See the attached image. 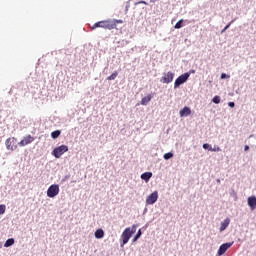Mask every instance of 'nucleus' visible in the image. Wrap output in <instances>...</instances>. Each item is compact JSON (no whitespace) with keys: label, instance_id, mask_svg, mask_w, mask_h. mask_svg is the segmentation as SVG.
Returning a JSON list of instances; mask_svg holds the SVG:
<instances>
[{"label":"nucleus","instance_id":"nucleus-31","mask_svg":"<svg viewBox=\"0 0 256 256\" xmlns=\"http://www.w3.org/2000/svg\"><path fill=\"white\" fill-rule=\"evenodd\" d=\"M138 3H140V4H143V5H147V2H145V1H140V2H138Z\"/></svg>","mask_w":256,"mask_h":256},{"label":"nucleus","instance_id":"nucleus-1","mask_svg":"<svg viewBox=\"0 0 256 256\" xmlns=\"http://www.w3.org/2000/svg\"><path fill=\"white\" fill-rule=\"evenodd\" d=\"M137 232V225H132V227H128L126 228L121 235V239H122V246L123 245H127V243H129V240L131 239V237L133 236L134 233Z\"/></svg>","mask_w":256,"mask_h":256},{"label":"nucleus","instance_id":"nucleus-32","mask_svg":"<svg viewBox=\"0 0 256 256\" xmlns=\"http://www.w3.org/2000/svg\"><path fill=\"white\" fill-rule=\"evenodd\" d=\"M244 151H249V146L246 145V146L244 147Z\"/></svg>","mask_w":256,"mask_h":256},{"label":"nucleus","instance_id":"nucleus-17","mask_svg":"<svg viewBox=\"0 0 256 256\" xmlns=\"http://www.w3.org/2000/svg\"><path fill=\"white\" fill-rule=\"evenodd\" d=\"M11 245H15V239L13 238H9L8 240H6L4 247H11Z\"/></svg>","mask_w":256,"mask_h":256},{"label":"nucleus","instance_id":"nucleus-13","mask_svg":"<svg viewBox=\"0 0 256 256\" xmlns=\"http://www.w3.org/2000/svg\"><path fill=\"white\" fill-rule=\"evenodd\" d=\"M151 99H153V96L151 94H148L141 99L140 105H148Z\"/></svg>","mask_w":256,"mask_h":256},{"label":"nucleus","instance_id":"nucleus-12","mask_svg":"<svg viewBox=\"0 0 256 256\" xmlns=\"http://www.w3.org/2000/svg\"><path fill=\"white\" fill-rule=\"evenodd\" d=\"M191 115V108L185 106L180 110V117H189Z\"/></svg>","mask_w":256,"mask_h":256},{"label":"nucleus","instance_id":"nucleus-23","mask_svg":"<svg viewBox=\"0 0 256 256\" xmlns=\"http://www.w3.org/2000/svg\"><path fill=\"white\" fill-rule=\"evenodd\" d=\"M203 149H207L208 151H211V150H213V147L211 146V144H207V143H205V144H203Z\"/></svg>","mask_w":256,"mask_h":256},{"label":"nucleus","instance_id":"nucleus-19","mask_svg":"<svg viewBox=\"0 0 256 256\" xmlns=\"http://www.w3.org/2000/svg\"><path fill=\"white\" fill-rule=\"evenodd\" d=\"M59 135H61V131L60 130H56V131H53L51 133L52 139H57L59 137Z\"/></svg>","mask_w":256,"mask_h":256},{"label":"nucleus","instance_id":"nucleus-24","mask_svg":"<svg viewBox=\"0 0 256 256\" xmlns=\"http://www.w3.org/2000/svg\"><path fill=\"white\" fill-rule=\"evenodd\" d=\"M172 157H173V153H171V152H168V153L164 154V159L166 161L171 159Z\"/></svg>","mask_w":256,"mask_h":256},{"label":"nucleus","instance_id":"nucleus-10","mask_svg":"<svg viewBox=\"0 0 256 256\" xmlns=\"http://www.w3.org/2000/svg\"><path fill=\"white\" fill-rule=\"evenodd\" d=\"M233 246V242H228V243H224L222 244L219 249H218V255H225V253L227 252L228 249H230V247Z\"/></svg>","mask_w":256,"mask_h":256},{"label":"nucleus","instance_id":"nucleus-9","mask_svg":"<svg viewBox=\"0 0 256 256\" xmlns=\"http://www.w3.org/2000/svg\"><path fill=\"white\" fill-rule=\"evenodd\" d=\"M5 145L8 151H15L17 149V146H15V137L6 139Z\"/></svg>","mask_w":256,"mask_h":256},{"label":"nucleus","instance_id":"nucleus-2","mask_svg":"<svg viewBox=\"0 0 256 256\" xmlns=\"http://www.w3.org/2000/svg\"><path fill=\"white\" fill-rule=\"evenodd\" d=\"M99 27L101 29H108L109 31H111V29H115V24L111 22V20H102V21L96 22L94 25L90 27V29L91 31H95V29Z\"/></svg>","mask_w":256,"mask_h":256},{"label":"nucleus","instance_id":"nucleus-29","mask_svg":"<svg viewBox=\"0 0 256 256\" xmlns=\"http://www.w3.org/2000/svg\"><path fill=\"white\" fill-rule=\"evenodd\" d=\"M230 76H228L227 74L225 73H222L221 74V79H229Z\"/></svg>","mask_w":256,"mask_h":256},{"label":"nucleus","instance_id":"nucleus-4","mask_svg":"<svg viewBox=\"0 0 256 256\" xmlns=\"http://www.w3.org/2000/svg\"><path fill=\"white\" fill-rule=\"evenodd\" d=\"M59 184H52L48 190H47V197H50V199H53L59 195Z\"/></svg>","mask_w":256,"mask_h":256},{"label":"nucleus","instance_id":"nucleus-3","mask_svg":"<svg viewBox=\"0 0 256 256\" xmlns=\"http://www.w3.org/2000/svg\"><path fill=\"white\" fill-rule=\"evenodd\" d=\"M67 151H69V147L67 145H61L53 150L52 155H54L56 159H60L61 155L67 153Z\"/></svg>","mask_w":256,"mask_h":256},{"label":"nucleus","instance_id":"nucleus-6","mask_svg":"<svg viewBox=\"0 0 256 256\" xmlns=\"http://www.w3.org/2000/svg\"><path fill=\"white\" fill-rule=\"evenodd\" d=\"M174 77L175 74L173 72H167L164 74V76L161 77L160 81L161 83L169 85V83L173 82Z\"/></svg>","mask_w":256,"mask_h":256},{"label":"nucleus","instance_id":"nucleus-7","mask_svg":"<svg viewBox=\"0 0 256 256\" xmlns=\"http://www.w3.org/2000/svg\"><path fill=\"white\" fill-rule=\"evenodd\" d=\"M157 199H159V193L154 191L147 197L146 205H154V203H157Z\"/></svg>","mask_w":256,"mask_h":256},{"label":"nucleus","instance_id":"nucleus-27","mask_svg":"<svg viewBox=\"0 0 256 256\" xmlns=\"http://www.w3.org/2000/svg\"><path fill=\"white\" fill-rule=\"evenodd\" d=\"M233 23V20L224 27V29L221 31V33H225L227 29H229V27H231V24Z\"/></svg>","mask_w":256,"mask_h":256},{"label":"nucleus","instance_id":"nucleus-18","mask_svg":"<svg viewBox=\"0 0 256 256\" xmlns=\"http://www.w3.org/2000/svg\"><path fill=\"white\" fill-rule=\"evenodd\" d=\"M117 75H119V72L115 71L114 73H112L110 76L107 77V80L115 81V79H117Z\"/></svg>","mask_w":256,"mask_h":256},{"label":"nucleus","instance_id":"nucleus-22","mask_svg":"<svg viewBox=\"0 0 256 256\" xmlns=\"http://www.w3.org/2000/svg\"><path fill=\"white\" fill-rule=\"evenodd\" d=\"M181 27H183V19L179 20L174 26L176 29H181Z\"/></svg>","mask_w":256,"mask_h":256},{"label":"nucleus","instance_id":"nucleus-14","mask_svg":"<svg viewBox=\"0 0 256 256\" xmlns=\"http://www.w3.org/2000/svg\"><path fill=\"white\" fill-rule=\"evenodd\" d=\"M231 223V220L229 218H226L223 222H221L220 231H225L227 227H229V224Z\"/></svg>","mask_w":256,"mask_h":256},{"label":"nucleus","instance_id":"nucleus-16","mask_svg":"<svg viewBox=\"0 0 256 256\" xmlns=\"http://www.w3.org/2000/svg\"><path fill=\"white\" fill-rule=\"evenodd\" d=\"M153 177V173L151 172H145L141 175V179H143V181H149V179H151Z\"/></svg>","mask_w":256,"mask_h":256},{"label":"nucleus","instance_id":"nucleus-8","mask_svg":"<svg viewBox=\"0 0 256 256\" xmlns=\"http://www.w3.org/2000/svg\"><path fill=\"white\" fill-rule=\"evenodd\" d=\"M33 141H35V137H33L31 135H27L18 143V145L20 147H26V145H31V143H33Z\"/></svg>","mask_w":256,"mask_h":256},{"label":"nucleus","instance_id":"nucleus-11","mask_svg":"<svg viewBox=\"0 0 256 256\" xmlns=\"http://www.w3.org/2000/svg\"><path fill=\"white\" fill-rule=\"evenodd\" d=\"M247 204L250 207L251 211H255V209H256V197L255 196L248 197Z\"/></svg>","mask_w":256,"mask_h":256},{"label":"nucleus","instance_id":"nucleus-28","mask_svg":"<svg viewBox=\"0 0 256 256\" xmlns=\"http://www.w3.org/2000/svg\"><path fill=\"white\" fill-rule=\"evenodd\" d=\"M211 151H213V152H219V151H221V148H220L219 146H214V148H212Z\"/></svg>","mask_w":256,"mask_h":256},{"label":"nucleus","instance_id":"nucleus-25","mask_svg":"<svg viewBox=\"0 0 256 256\" xmlns=\"http://www.w3.org/2000/svg\"><path fill=\"white\" fill-rule=\"evenodd\" d=\"M139 237H141V229H139L137 234L135 235V237L133 239V243H135V241H137L139 239Z\"/></svg>","mask_w":256,"mask_h":256},{"label":"nucleus","instance_id":"nucleus-21","mask_svg":"<svg viewBox=\"0 0 256 256\" xmlns=\"http://www.w3.org/2000/svg\"><path fill=\"white\" fill-rule=\"evenodd\" d=\"M212 101L216 104L219 105L221 103V97L220 96H214Z\"/></svg>","mask_w":256,"mask_h":256},{"label":"nucleus","instance_id":"nucleus-30","mask_svg":"<svg viewBox=\"0 0 256 256\" xmlns=\"http://www.w3.org/2000/svg\"><path fill=\"white\" fill-rule=\"evenodd\" d=\"M228 105H229V107L233 108V107H235V102H229Z\"/></svg>","mask_w":256,"mask_h":256},{"label":"nucleus","instance_id":"nucleus-20","mask_svg":"<svg viewBox=\"0 0 256 256\" xmlns=\"http://www.w3.org/2000/svg\"><path fill=\"white\" fill-rule=\"evenodd\" d=\"M111 23H113L114 24V29H116L117 28V25H119V24H123V20H111Z\"/></svg>","mask_w":256,"mask_h":256},{"label":"nucleus","instance_id":"nucleus-26","mask_svg":"<svg viewBox=\"0 0 256 256\" xmlns=\"http://www.w3.org/2000/svg\"><path fill=\"white\" fill-rule=\"evenodd\" d=\"M6 206L5 204H0V215H3L5 213Z\"/></svg>","mask_w":256,"mask_h":256},{"label":"nucleus","instance_id":"nucleus-5","mask_svg":"<svg viewBox=\"0 0 256 256\" xmlns=\"http://www.w3.org/2000/svg\"><path fill=\"white\" fill-rule=\"evenodd\" d=\"M189 79V73L180 75L174 82V89H177L180 85H183Z\"/></svg>","mask_w":256,"mask_h":256},{"label":"nucleus","instance_id":"nucleus-15","mask_svg":"<svg viewBox=\"0 0 256 256\" xmlns=\"http://www.w3.org/2000/svg\"><path fill=\"white\" fill-rule=\"evenodd\" d=\"M94 235L96 239H103L105 237V232L103 231V229H98L95 231Z\"/></svg>","mask_w":256,"mask_h":256}]
</instances>
